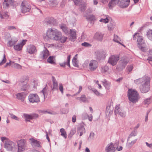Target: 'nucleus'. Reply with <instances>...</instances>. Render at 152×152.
Wrapping results in <instances>:
<instances>
[{"label":"nucleus","instance_id":"obj_19","mask_svg":"<svg viewBox=\"0 0 152 152\" xmlns=\"http://www.w3.org/2000/svg\"><path fill=\"white\" fill-rule=\"evenodd\" d=\"M104 36V34L99 32H96L94 36V39L99 41H102Z\"/></svg>","mask_w":152,"mask_h":152},{"label":"nucleus","instance_id":"obj_56","mask_svg":"<svg viewBox=\"0 0 152 152\" xmlns=\"http://www.w3.org/2000/svg\"><path fill=\"white\" fill-rule=\"evenodd\" d=\"M81 45L82 46L85 47H88L91 46V45L89 43L86 42L82 43Z\"/></svg>","mask_w":152,"mask_h":152},{"label":"nucleus","instance_id":"obj_64","mask_svg":"<svg viewBox=\"0 0 152 152\" xmlns=\"http://www.w3.org/2000/svg\"><path fill=\"white\" fill-rule=\"evenodd\" d=\"M66 64V62L65 61L63 63H59V64L61 67L64 68L65 67Z\"/></svg>","mask_w":152,"mask_h":152},{"label":"nucleus","instance_id":"obj_33","mask_svg":"<svg viewBox=\"0 0 152 152\" xmlns=\"http://www.w3.org/2000/svg\"><path fill=\"white\" fill-rule=\"evenodd\" d=\"M115 26V24L113 22H110L107 25L108 29L110 31L113 29Z\"/></svg>","mask_w":152,"mask_h":152},{"label":"nucleus","instance_id":"obj_50","mask_svg":"<svg viewBox=\"0 0 152 152\" xmlns=\"http://www.w3.org/2000/svg\"><path fill=\"white\" fill-rule=\"evenodd\" d=\"M151 102V100L150 98L146 99L144 101V103L146 104H149Z\"/></svg>","mask_w":152,"mask_h":152},{"label":"nucleus","instance_id":"obj_30","mask_svg":"<svg viewBox=\"0 0 152 152\" xmlns=\"http://www.w3.org/2000/svg\"><path fill=\"white\" fill-rule=\"evenodd\" d=\"M46 22L47 25H54L55 20L53 18H48L47 19Z\"/></svg>","mask_w":152,"mask_h":152},{"label":"nucleus","instance_id":"obj_51","mask_svg":"<svg viewBox=\"0 0 152 152\" xmlns=\"http://www.w3.org/2000/svg\"><path fill=\"white\" fill-rule=\"evenodd\" d=\"M47 90L46 87L44 88L43 90L41 91V92L43 94L44 98L47 93Z\"/></svg>","mask_w":152,"mask_h":152},{"label":"nucleus","instance_id":"obj_40","mask_svg":"<svg viewBox=\"0 0 152 152\" xmlns=\"http://www.w3.org/2000/svg\"><path fill=\"white\" fill-rule=\"evenodd\" d=\"M137 134V129H134V130L129 135V137L127 139V140L128 141L129 138L131 137L132 136H136Z\"/></svg>","mask_w":152,"mask_h":152},{"label":"nucleus","instance_id":"obj_35","mask_svg":"<svg viewBox=\"0 0 152 152\" xmlns=\"http://www.w3.org/2000/svg\"><path fill=\"white\" fill-rule=\"evenodd\" d=\"M120 40V38L118 37L116 35H114V39H113V41L114 42H116L125 47V45L122 44L121 43L119 42V41Z\"/></svg>","mask_w":152,"mask_h":152},{"label":"nucleus","instance_id":"obj_39","mask_svg":"<svg viewBox=\"0 0 152 152\" xmlns=\"http://www.w3.org/2000/svg\"><path fill=\"white\" fill-rule=\"evenodd\" d=\"M60 132L61 133V135L63 137L65 138H66L67 135L65 130L63 128H61L60 129Z\"/></svg>","mask_w":152,"mask_h":152},{"label":"nucleus","instance_id":"obj_43","mask_svg":"<svg viewBox=\"0 0 152 152\" xmlns=\"http://www.w3.org/2000/svg\"><path fill=\"white\" fill-rule=\"evenodd\" d=\"M109 69V67L108 66L105 65L102 67L101 72L102 73H104L106 72Z\"/></svg>","mask_w":152,"mask_h":152},{"label":"nucleus","instance_id":"obj_31","mask_svg":"<svg viewBox=\"0 0 152 152\" xmlns=\"http://www.w3.org/2000/svg\"><path fill=\"white\" fill-rule=\"evenodd\" d=\"M111 105L110 104H108L106 107V114H109L112 113L113 110V108L111 109Z\"/></svg>","mask_w":152,"mask_h":152},{"label":"nucleus","instance_id":"obj_17","mask_svg":"<svg viewBox=\"0 0 152 152\" xmlns=\"http://www.w3.org/2000/svg\"><path fill=\"white\" fill-rule=\"evenodd\" d=\"M40 55L41 59H46L49 55L48 50L47 49L45 48V50L41 52Z\"/></svg>","mask_w":152,"mask_h":152},{"label":"nucleus","instance_id":"obj_44","mask_svg":"<svg viewBox=\"0 0 152 152\" xmlns=\"http://www.w3.org/2000/svg\"><path fill=\"white\" fill-rule=\"evenodd\" d=\"M147 59L149 61H152V50L149 51Z\"/></svg>","mask_w":152,"mask_h":152},{"label":"nucleus","instance_id":"obj_10","mask_svg":"<svg viewBox=\"0 0 152 152\" xmlns=\"http://www.w3.org/2000/svg\"><path fill=\"white\" fill-rule=\"evenodd\" d=\"M130 0H118V6L121 8H125L127 7L129 4Z\"/></svg>","mask_w":152,"mask_h":152},{"label":"nucleus","instance_id":"obj_4","mask_svg":"<svg viewBox=\"0 0 152 152\" xmlns=\"http://www.w3.org/2000/svg\"><path fill=\"white\" fill-rule=\"evenodd\" d=\"M129 62V59L127 57H123L120 60L116 69L119 70H122L125 68Z\"/></svg>","mask_w":152,"mask_h":152},{"label":"nucleus","instance_id":"obj_63","mask_svg":"<svg viewBox=\"0 0 152 152\" xmlns=\"http://www.w3.org/2000/svg\"><path fill=\"white\" fill-rule=\"evenodd\" d=\"M61 113L62 114L67 113L68 112V110H65L64 109H62L61 110Z\"/></svg>","mask_w":152,"mask_h":152},{"label":"nucleus","instance_id":"obj_18","mask_svg":"<svg viewBox=\"0 0 152 152\" xmlns=\"http://www.w3.org/2000/svg\"><path fill=\"white\" fill-rule=\"evenodd\" d=\"M52 80L53 82V87L52 90L53 91L58 90V84L56 80L54 77L52 76Z\"/></svg>","mask_w":152,"mask_h":152},{"label":"nucleus","instance_id":"obj_53","mask_svg":"<svg viewBox=\"0 0 152 152\" xmlns=\"http://www.w3.org/2000/svg\"><path fill=\"white\" fill-rule=\"evenodd\" d=\"M39 112L40 113H42L43 114H46L47 113L50 114H53V113H52L48 111L47 110H40L39 111Z\"/></svg>","mask_w":152,"mask_h":152},{"label":"nucleus","instance_id":"obj_57","mask_svg":"<svg viewBox=\"0 0 152 152\" xmlns=\"http://www.w3.org/2000/svg\"><path fill=\"white\" fill-rule=\"evenodd\" d=\"M59 90L61 92V93L62 94H63L64 93L63 88L62 84L61 83L59 84Z\"/></svg>","mask_w":152,"mask_h":152},{"label":"nucleus","instance_id":"obj_45","mask_svg":"<svg viewBox=\"0 0 152 152\" xmlns=\"http://www.w3.org/2000/svg\"><path fill=\"white\" fill-rule=\"evenodd\" d=\"M109 19H108L107 17H106V18L104 19L102 18L99 21L100 22H103L105 23H108L109 21Z\"/></svg>","mask_w":152,"mask_h":152},{"label":"nucleus","instance_id":"obj_8","mask_svg":"<svg viewBox=\"0 0 152 152\" xmlns=\"http://www.w3.org/2000/svg\"><path fill=\"white\" fill-rule=\"evenodd\" d=\"M15 146V143L9 140H6L4 142V147L8 151H12Z\"/></svg>","mask_w":152,"mask_h":152},{"label":"nucleus","instance_id":"obj_32","mask_svg":"<svg viewBox=\"0 0 152 152\" xmlns=\"http://www.w3.org/2000/svg\"><path fill=\"white\" fill-rule=\"evenodd\" d=\"M21 86V90L23 91H25L27 89L28 85L26 82H23L20 84Z\"/></svg>","mask_w":152,"mask_h":152},{"label":"nucleus","instance_id":"obj_27","mask_svg":"<svg viewBox=\"0 0 152 152\" xmlns=\"http://www.w3.org/2000/svg\"><path fill=\"white\" fill-rule=\"evenodd\" d=\"M18 41V39L17 38H12L7 43V46L10 47H11L13 45H14L16 43V42Z\"/></svg>","mask_w":152,"mask_h":152},{"label":"nucleus","instance_id":"obj_54","mask_svg":"<svg viewBox=\"0 0 152 152\" xmlns=\"http://www.w3.org/2000/svg\"><path fill=\"white\" fill-rule=\"evenodd\" d=\"M75 4L76 5H78L81 2L82 0H72Z\"/></svg>","mask_w":152,"mask_h":152},{"label":"nucleus","instance_id":"obj_9","mask_svg":"<svg viewBox=\"0 0 152 152\" xmlns=\"http://www.w3.org/2000/svg\"><path fill=\"white\" fill-rule=\"evenodd\" d=\"M37 52L36 47L33 45H28L27 46L26 52L31 55Z\"/></svg>","mask_w":152,"mask_h":152},{"label":"nucleus","instance_id":"obj_14","mask_svg":"<svg viewBox=\"0 0 152 152\" xmlns=\"http://www.w3.org/2000/svg\"><path fill=\"white\" fill-rule=\"evenodd\" d=\"M56 29L54 28H48L46 33V36L49 39H53Z\"/></svg>","mask_w":152,"mask_h":152},{"label":"nucleus","instance_id":"obj_26","mask_svg":"<svg viewBox=\"0 0 152 152\" xmlns=\"http://www.w3.org/2000/svg\"><path fill=\"white\" fill-rule=\"evenodd\" d=\"M61 33L56 29V32L55 34V35L54 36L53 39L55 40H58L60 39L61 38Z\"/></svg>","mask_w":152,"mask_h":152},{"label":"nucleus","instance_id":"obj_5","mask_svg":"<svg viewBox=\"0 0 152 152\" xmlns=\"http://www.w3.org/2000/svg\"><path fill=\"white\" fill-rule=\"evenodd\" d=\"M119 59L118 56L116 55H112L109 58L107 62L114 66L117 64Z\"/></svg>","mask_w":152,"mask_h":152},{"label":"nucleus","instance_id":"obj_38","mask_svg":"<svg viewBox=\"0 0 152 152\" xmlns=\"http://www.w3.org/2000/svg\"><path fill=\"white\" fill-rule=\"evenodd\" d=\"M61 28L65 34H69L70 31L68 28L64 26H61Z\"/></svg>","mask_w":152,"mask_h":152},{"label":"nucleus","instance_id":"obj_16","mask_svg":"<svg viewBox=\"0 0 152 152\" xmlns=\"http://www.w3.org/2000/svg\"><path fill=\"white\" fill-rule=\"evenodd\" d=\"M21 9L22 12L25 13L27 12H29L31 9L30 7L27 4H24L22 2L21 5Z\"/></svg>","mask_w":152,"mask_h":152},{"label":"nucleus","instance_id":"obj_12","mask_svg":"<svg viewBox=\"0 0 152 152\" xmlns=\"http://www.w3.org/2000/svg\"><path fill=\"white\" fill-rule=\"evenodd\" d=\"M16 3L13 0H4L3 3V7L5 9L8 8L10 5L14 6Z\"/></svg>","mask_w":152,"mask_h":152},{"label":"nucleus","instance_id":"obj_29","mask_svg":"<svg viewBox=\"0 0 152 152\" xmlns=\"http://www.w3.org/2000/svg\"><path fill=\"white\" fill-rule=\"evenodd\" d=\"M116 0H111L109 2L108 6L110 9H112L113 7L116 5Z\"/></svg>","mask_w":152,"mask_h":152},{"label":"nucleus","instance_id":"obj_20","mask_svg":"<svg viewBox=\"0 0 152 152\" xmlns=\"http://www.w3.org/2000/svg\"><path fill=\"white\" fill-rule=\"evenodd\" d=\"M31 144L34 148H40V142L39 141L35 140L33 138L30 139Z\"/></svg>","mask_w":152,"mask_h":152},{"label":"nucleus","instance_id":"obj_1","mask_svg":"<svg viewBox=\"0 0 152 152\" xmlns=\"http://www.w3.org/2000/svg\"><path fill=\"white\" fill-rule=\"evenodd\" d=\"M127 95L129 100L133 103L137 102L139 98L138 92L134 90L129 89Z\"/></svg>","mask_w":152,"mask_h":152},{"label":"nucleus","instance_id":"obj_42","mask_svg":"<svg viewBox=\"0 0 152 152\" xmlns=\"http://www.w3.org/2000/svg\"><path fill=\"white\" fill-rule=\"evenodd\" d=\"M102 82L103 85L106 88H108L110 87V83L107 81L106 80H104Z\"/></svg>","mask_w":152,"mask_h":152},{"label":"nucleus","instance_id":"obj_11","mask_svg":"<svg viewBox=\"0 0 152 152\" xmlns=\"http://www.w3.org/2000/svg\"><path fill=\"white\" fill-rule=\"evenodd\" d=\"M98 66V63L95 60H92L90 61L88 66V68L91 71L96 70Z\"/></svg>","mask_w":152,"mask_h":152},{"label":"nucleus","instance_id":"obj_60","mask_svg":"<svg viewBox=\"0 0 152 152\" xmlns=\"http://www.w3.org/2000/svg\"><path fill=\"white\" fill-rule=\"evenodd\" d=\"M31 117L32 118V119H34L35 118H37L38 117L39 115L38 114H36V113H34L32 114H31Z\"/></svg>","mask_w":152,"mask_h":152},{"label":"nucleus","instance_id":"obj_21","mask_svg":"<svg viewBox=\"0 0 152 152\" xmlns=\"http://www.w3.org/2000/svg\"><path fill=\"white\" fill-rule=\"evenodd\" d=\"M115 150V148L112 142L107 145L105 149L107 152H114Z\"/></svg>","mask_w":152,"mask_h":152},{"label":"nucleus","instance_id":"obj_37","mask_svg":"<svg viewBox=\"0 0 152 152\" xmlns=\"http://www.w3.org/2000/svg\"><path fill=\"white\" fill-rule=\"evenodd\" d=\"M96 57L98 60H101L104 57V54L102 52H97L96 53Z\"/></svg>","mask_w":152,"mask_h":152},{"label":"nucleus","instance_id":"obj_61","mask_svg":"<svg viewBox=\"0 0 152 152\" xmlns=\"http://www.w3.org/2000/svg\"><path fill=\"white\" fill-rule=\"evenodd\" d=\"M14 67L18 69L21 68V66L20 64L17 63H14Z\"/></svg>","mask_w":152,"mask_h":152},{"label":"nucleus","instance_id":"obj_59","mask_svg":"<svg viewBox=\"0 0 152 152\" xmlns=\"http://www.w3.org/2000/svg\"><path fill=\"white\" fill-rule=\"evenodd\" d=\"M92 91L97 96H99L100 95V94L96 89H93Z\"/></svg>","mask_w":152,"mask_h":152},{"label":"nucleus","instance_id":"obj_3","mask_svg":"<svg viewBox=\"0 0 152 152\" xmlns=\"http://www.w3.org/2000/svg\"><path fill=\"white\" fill-rule=\"evenodd\" d=\"M150 78H147V79L140 86V89L142 93H144L148 92L150 90Z\"/></svg>","mask_w":152,"mask_h":152},{"label":"nucleus","instance_id":"obj_34","mask_svg":"<svg viewBox=\"0 0 152 152\" xmlns=\"http://www.w3.org/2000/svg\"><path fill=\"white\" fill-rule=\"evenodd\" d=\"M146 36L148 38L152 41V30H150L147 32Z\"/></svg>","mask_w":152,"mask_h":152},{"label":"nucleus","instance_id":"obj_7","mask_svg":"<svg viewBox=\"0 0 152 152\" xmlns=\"http://www.w3.org/2000/svg\"><path fill=\"white\" fill-rule=\"evenodd\" d=\"M28 100L31 103H37L40 102L39 98L37 94H30L28 96Z\"/></svg>","mask_w":152,"mask_h":152},{"label":"nucleus","instance_id":"obj_49","mask_svg":"<svg viewBox=\"0 0 152 152\" xmlns=\"http://www.w3.org/2000/svg\"><path fill=\"white\" fill-rule=\"evenodd\" d=\"M70 57L71 56L70 55H69L67 57V59L66 62V64L69 66V67H70Z\"/></svg>","mask_w":152,"mask_h":152},{"label":"nucleus","instance_id":"obj_2","mask_svg":"<svg viewBox=\"0 0 152 152\" xmlns=\"http://www.w3.org/2000/svg\"><path fill=\"white\" fill-rule=\"evenodd\" d=\"M136 37H137V41L139 48L141 51L143 52L145 51V48L142 37L140 36L139 33H136L134 35V39H136Z\"/></svg>","mask_w":152,"mask_h":152},{"label":"nucleus","instance_id":"obj_28","mask_svg":"<svg viewBox=\"0 0 152 152\" xmlns=\"http://www.w3.org/2000/svg\"><path fill=\"white\" fill-rule=\"evenodd\" d=\"M86 132L85 129L83 126H81L77 128V133H80V136H82L83 133Z\"/></svg>","mask_w":152,"mask_h":152},{"label":"nucleus","instance_id":"obj_47","mask_svg":"<svg viewBox=\"0 0 152 152\" xmlns=\"http://www.w3.org/2000/svg\"><path fill=\"white\" fill-rule=\"evenodd\" d=\"M73 65L77 67L78 66V64L77 63V58L74 57L73 58L72 61Z\"/></svg>","mask_w":152,"mask_h":152},{"label":"nucleus","instance_id":"obj_6","mask_svg":"<svg viewBox=\"0 0 152 152\" xmlns=\"http://www.w3.org/2000/svg\"><path fill=\"white\" fill-rule=\"evenodd\" d=\"M18 150L17 152H21L25 149L26 145V141L25 140L22 139L17 142Z\"/></svg>","mask_w":152,"mask_h":152},{"label":"nucleus","instance_id":"obj_15","mask_svg":"<svg viewBox=\"0 0 152 152\" xmlns=\"http://www.w3.org/2000/svg\"><path fill=\"white\" fill-rule=\"evenodd\" d=\"M26 41L27 40H23L22 41L20 42L19 44L16 45H14V49L18 51L21 50L23 46L26 43Z\"/></svg>","mask_w":152,"mask_h":152},{"label":"nucleus","instance_id":"obj_55","mask_svg":"<svg viewBox=\"0 0 152 152\" xmlns=\"http://www.w3.org/2000/svg\"><path fill=\"white\" fill-rule=\"evenodd\" d=\"M6 61V59L5 58V54L4 55V57L3 59L2 60L1 62L0 63V65H1L5 63Z\"/></svg>","mask_w":152,"mask_h":152},{"label":"nucleus","instance_id":"obj_25","mask_svg":"<svg viewBox=\"0 0 152 152\" xmlns=\"http://www.w3.org/2000/svg\"><path fill=\"white\" fill-rule=\"evenodd\" d=\"M76 99H78L80 102L86 103L88 102L87 98L84 94L81 95L80 97H77Z\"/></svg>","mask_w":152,"mask_h":152},{"label":"nucleus","instance_id":"obj_41","mask_svg":"<svg viewBox=\"0 0 152 152\" xmlns=\"http://www.w3.org/2000/svg\"><path fill=\"white\" fill-rule=\"evenodd\" d=\"M54 56H50L47 59V62L51 64H55V62L53 60Z\"/></svg>","mask_w":152,"mask_h":152},{"label":"nucleus","instance_id":"obj_62","mask_svg":"<svg viewBox=\"0 0 152 152\" xmlns=\"http://www.w3.org/2000/svg\"><path fill=\"white\" fill-rule=\"evenodd\" d=\"M89 117L88 115L86 113H84L82 114V118L84 119H86Z\"/></svg>","mask_w":152,"mask_h":152},{"label":"nucleus","instance_id":"obj_46","mask_svg":"<svg viewBox=\"0 0 152 152\" xmlns=\"http://www.w3.org/2000/svg\"><path fill=\"white\" fill-rule=\"evenodd\" d=\"M137 140V139H136L132 141L131 142L127 143V145L129 147L132 146L136 142Z\"/></svg>","mask_w":152,"mask_h":152},{"label":"nucleus","instance_id":"obj_13","mask_svg":"<svg viewBox=\"0 0 152 152\" xmlns=\"http://www.w3.org/2000/svg\"><path fill=\"white\" fill-rule=\"evenodd\" d=\"M119 106V105H117L116 106L114 110L115 113L116 115L118 114L121 117H124L126 115L125 112L121 110Z\"/></svg>","mask_w":152,"mask_h":152},{"label":"nucleus","instance_id":"obj_23","mask_svg":"<svg viewBox=\"0 0 152 152\" xmlns=\"http://www.w3.org/2000/svg\"><path fill=\"white\" fill-rule=\"evenodd\" d=\"M149 77L147 76L144 77L142 78L134 80V82L137 84H142L147 79V78Z\"/></svg>","mask_w":152,"mask_h":152},{"label":"nucleus","instance_id":"obj_36","mask_svg":"<svg viewBox=\"0 0 152 152\" xmlns=\"http://www.w3.org/2000/svg\"><path fill=\"white\" fill-rule=\"evenodd\" d=\"M24 118H25V121H30V120L32 119L31 114L24 113L23 115Z\"/></svg>","mask_w":152,"mask_h":152},{"label":"nucleus","instance_id":"obj_24","mask_svg":"<svg viewBox=\"0 0 152 152\" xmlns=\"http://www.w3.org/2000/svg\"><path fill=\"white\" fill-rule=\"evenodd\" d=\"M69 33H70V40L72 41H74L76 38V32L74 30L70 29Z\"/></svg>","mask_w":152,"mask_h":152},{"label":"nucleus","instance_id":"obj_22","mask_svg":"<svg viewBox=\"0 0 152 152\" xmlns=\"http://www.w3.org/2000/svg\"><path fill=\"white\" fill-rule=\"evenodd\" d=\"M16 96L17 99L23 102L26 98V94L22 92L16 94Z\"/></svg>","mask_w":152,"mask_h":152},{"label":"nucleus","instance_id":"obj_48","mask_svg":"<svg viewBox=\"0 0 152 152\" xmlns=\"http://www.w3.org/2000/svg\"><path fill=\"white\" fill-rule=\"evenodd\" d=\"M61 38L60 39L58 40V41H60V42L62 43H64L65 42L67 38L66 37H62L61 35Z\"/></svg>","mask_w":152,"mask_h":152},{"label":"nucleus","instance_id":"obj_52","mask_svg":"<svg viewBox=\"0 0 152 152\" xmlns=\"http://www.w3.org/2000/svg\"><path fill=\"white\" fill-rule=\"evenodd\" d=\"M9 115H10L11 118H12L15 119L17 121L19 120V118H18L16 116L13 115V114L11 113H9Z\"/></svg>","mask_w":152,"mask_h":152},{"label":"nucleus","instance_id":"obj_58","mask_svg":"<svg viewBox=\"0 0 152 152\" xmlns=\"http://www.w3.org/2000/svg\"><path fill=\"white\" fill-rule=\"evenodd\" d=\"M94 133L93 132H91L90 133L88 138L91 139H93L94 138Z\"/></svg>","mask_w":152,"mask_h":152}]
</instances>
